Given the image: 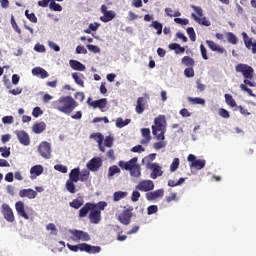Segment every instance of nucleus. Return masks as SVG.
I'll list each match as a JSON object with an SVG mask.
<instances>
[{
    "label": "nucleus",
    "mask_w": 256,
    "mask_h": 256,
    "mask_svg": "<svg viewBox=\"0 0 256 256\" xmlns=\"http://www.w3.org/2000/svg\"><path fill=\"white\" fill-rule=\"evenodd\" d=\"M235 71L236 73H241L242 76L244 77V84L240 85L241 91H244L247 93L250 97H255V94L253 93V90H251L249 87H255L256 84L255 82L251 81L255 75V70L253 67H251L248 64H237L235 66ZM248 85V87H247Z\"/></svg>",
    "instance_id": "1"
},
{
    "label": "nucleus",
    "mask_w": 256,
    "mask_h": 256,
    "mask_svg": "<svg viewBox=\"0 0 256 256\" xmlns=\"http://www.w3.org/2000/svg\"><path fill=\"white\" fill-rule=\"evenodd\" d=\"M155 125L152 126V133L156 136V139L160 142H155L153 147L156 150L163 149L167 146V142H165V131L167 128L165 127V116L160 115L154 120ZM163 140V141H162Z\"/></svg>",
    "instance_id": "2"
},
{
    "label": "nucleus",
    "mask_w": 256,
    "mask_h": 256,
    "mask_svg": "<svg viewBox=\"0 0 256 256\" xmlns=\"http://www.w3.org/2000/svg\"><path fill=\"white\" fill-rule=\"evenodd\" d=\"M53 109L64 113L65 115H70L79 107V103L71 96H61L58 100L52 102Z\"/></svg>",
    "instance_id": "3"
},
{
    "label": "nucleus",
    "mask_w": 256,
    "mask_h": 256,
    "mask_svg": "<svg viewBox=\"0 0 256 256\" xmlns=\"http://www.w3.org/2000/svg\"><path fill=\"white\" fill-rule=\"evenodd\" d=\"M138 158L134 157L129 161L125 162L123 160L118 162L119 168L129 171L131 177H141V166L137 164Z\"/></svg>",
    "instance_id": "4"
},
{
    "label": "nucleus",
    "mask_w": 256,
    "mask_h": 256,
    "mask_svg": "<svg viewBox=\"0 0 256 256\" xmlns=\"http://www.w3.org/2000/svg\"><path fill=\"white\" fill-rule=\"evenodd\" d=\"M67 248L70 251H73L74 253H77L78 251H82V252L84 251L85 253H89L90 255L101 253V248L99 246H91V244H87V243H80L78 245H71L68 243Z\"/></svg>",
    "instance_id": "5"
},
{
    "label": "nucleus",
    "mask_w": 256,
    "mask_h": 256,
    "mask_svg": "<svg viewBox=\"0 0 256 256\" xmlns=\"http://www.w3.org/2000/svg\"><path fill=\"white\" fill-rule=\"evenodd\" d=\"M105 207H107V202L105 201H100L98 203H91V202H87L80 210H79V217L83 218V217H87V215H89V210L90 209H95L96 211H99L101 213V211H105Z\"/></svg>",
    "instance_id": "6"
},
{
    "label": "nucleus",
    "mask_w": 256,
    "mask_h": 256,
    "mask_svg": "<svg viewBox=\"0 0 256 256\" xmlns=\"http://www.w3.org/2000/svg\"><path fill=\"white\" fill-rule=\"evenodd\" d=\"M188 163H190L191 169H197V171H201V169H205V165L207 161L205 159H197V156L193 154H189L187 157Z\"/></svg>",
    "instance_id": "7"
},
{
    "label": "nucleus",
    "mask_w": 256,
    "mask_h": 256,
    "mask_svg": "<svg viewBox=\"0 0 256 256\" xmlns=\"http://www.w3.org/2000/svg\"><path fill=\"white\" fill-rule=\"evenodd\" d=\"M133 217V208H127L118 215V221L122 225H129L131 223V218Z\"/></svg>",
    "instance_id": "8"
},
{
    "label": "nucleus",
    "mask_w": 256,
    "mask_h": 256,
    "mask_svg": "<svg viewBox=\"0 0 256 256\" xmlns=\"http://www.w3.org/2000/svg\"><path fill=\"white\" fill-rule=\"evenodd\" d=\"M70 233L73 237V241H91V236L85 231L74 229L70 230Z\"/></svg>",
    "instance_id": "9"
},
{
    "label": "nucleus",
    "mask_w": 256,
    "mask_h": 256,
    "mask_svg": "<svg viewBox=\"0 0 256 256\" xmlns=\"http://www.w3.org/2000/svg\"><path fill=\"white\" fill-rule=\"evenodd\" d=\"M136 189L144 193H150L155 189V183H153V180H142L136 185Z\"/></svg>",
    "instance_id": "10"
},
{
    "label": "nucleus",
    "mask_w": 256,
    "mask_h": 256,
    "mask_svg": "<svg viewBox=\"0 0 256 256\" xmlns=\"http://www.w3.org/2000/svg\"><path fill=\"white\" fill-rule=\"evenodd\" d=\"M38 151L44 159H51V144L47 141L40 143Z\"/></svg>",
    "instance_id": "11"
},
{
    "label": "nucleus",
    "mask_w": 256,
    "mask_h": 256,
    "mask_svg": "<svg viewBox=\"0 0 256 256\" xmlns=\"http://www.w3.org/2000/svg\"><path fill=\"white\" fill-rule=\"evenodd\" d=\"M15 209L20 217H22L23 219H26V220L30 219L29 211H31V209H29V208L25 209V203H23V201L16 202Z\"/></svg>",
    "instance_id": "12"
},
{
    "label": "nucleus",
    "mask_w": 256,
    "mask_h": 256,
    "mask_svg": "<svg viewBox=\"0 0 256 256\" xmlns=\"http://www.w3.org/2000/svg\"><path fill=\"white\" fill-rule=\"evenodd\" d=\"M2 215L8 223H13L15 221V214H13V210L9 204H2Z\"/></svg>",
    "instance_id": "13"
},
{
    "label": "nucleus",
    "mask_w": 256,
    "mask_h": 256,
    "mask_svg": "<svg viewBox=\"0 0 256 256\" xmlns=\"http://www.w3.org/2000/svg\"><path fill=\"white\" fill-rule=\"evenodd\" d=\"M206 45L211 49V51L218 53V55L227 53V50L223 46L215 43L213 40H206Z\"/></svg>",
    "instance_id": "14"
},
{
    "label": "nucleus",
    "mask_w": 256,
    "mask_h": 256,
    "mask_svg": "<svg viewBox=\"0 0 256 256\" xmlns=\"http://www.w3.org/2000/svg\"><path fill=\"white\" fill-rule=\"evenodd\" d=\"M88 218L90 223H93L94 225H99V223H101V212L96 209H90Z\"/></svg>",
    "instance_id": "15"
},
{
    "label": "nucleus",
    "mask_w": 256,
    "mask_h": 256,
    "mask_svg": "<svg viewBox=\"0 0 256 256\" xmlns=\"http://www.w3.org/2000/svg\"><path fill=\"white\" fill-rule=\"evenodd\" d=\"M164 195H165V190L158 189L152 192H147L146 199L147 201H156V199H162Z\"/></svg>",
    "instance_id": "16"
},
{
    "label": "nucleus",
    "mask_w": 256,
    "mask_h": 256,
    "mask_svg": "<svg viewBox=\"0 0 256 256\" xmlns=\"http://www.w3.org/2000/svg\"><path fill=\"white\" fill-rule=\"evenodd\" d=\"M103 165V160L101 158H92L88 163H87V169L89 171H99V168Z\"/></svg>",
    "instance_id": "17"
},
{
    "label": "nucleus",
    "mask_w": 256,
    "mask_h": 256,
    "mask_svg": "<svg viewBox=\"0 0 256 256\" xmlns=\"http://www.w3.org/2000/svg\"><path fill=\"white\" fill-rule=\"evenodd\" d=\"M17 135V139L19 140V142L21 143V145H24L25 147H27L28 145L31 144V138L29 137V134L25 131H18L16 132Z\"/></svg>",
    "instance_id": "18"
},
{
    "label": "nucleus",
    "mask_w": 256,
    "mask_h": 256,
    "mask_svg": "<svg viewBox=\"0 0 256 256\" xmlns=\"http://www.w3.org/2000/svg\"><path fill=\"white\" fill-rule=\"evenodd\" d=\"M19 197H21L22 199H35L37 197V191L31 188L21 189L19 191Z\"/></svg>",
    "instance_id": "19"
},
{
    "label": "nucleus",
    "mask_w": 256,
    "mask_h": 256,
    "mask_svg": "<svg viewBox=\"0 0 256 256\" xmlns=\"http://www.w3.org/2000/svg\"><path fill=\"white\" fill-rule=\"evenodd\" d=\"M149 169L152 171L150 174L151 179H157V177H161V175H163V170H161V166L157 163H151L149 165Z\"/></svg>",
    "instance_id": "20"
},
{
    "label": "nucleus",
    "mask_w": 256,
    "mask_h": 256,
    "mask_svg": "<svg viewBox=\"0 0 256 256\" xmlns=\"http://www.w3.org/2000/svg\"><path fill=\"white\" fill-rule=\"evenodd\" d=\"M135 111L138 113V115H141L143 111H145L147 107V99L145 97H138L136 102Z\"/></svg>",
    "instance_id": "21"
},
{
    "label": "nucleus",
    "mask_w": 256,
    "mask_h": 256,
    "mask_svg": "<svg viewBox=\"0 0 256 256\" xmlns=\"http://www.w3.org/2000/svg\"><path fill=\"white\" fill-rule=\"evenodd\" d=\"M32 75H34L35 77H40V79H47V77H49V73L47 72V70L41 67L33 68Z\"/></svg>",
    "instance_id": "22"
},
{
    "label": "nucleus",
    "mask_w": 256,
    "mask_h": 256,
    "mask_svg": "<svg viewBox=\"0 0 256 256\" xmlns=\"http://www.w3.org/2000/svg\"><path fill=\"white\" fill-rule=\"evenodd\" d=\"M91 107H93V109H100V111H104L105 107H107L106 98H102V99L93 101L91 103Z\"/></svg>",
    "instance_id": "23"
},
{
    "label": "nucleus",
    "mask_w": 256,
    "mask_h": 256,
    "mask_svg": "<svg viewBox=\"0 0 256 256\" xmlns=\"http://www.w3.org/2000/svg\"><path fill=\"white\" fill-rule=\"evenodd\" d=\"M141 133L144 137V139L140 141L141 145H149L151 141V130L149 128H142Z\"/></svg>",
    "instance_id": "24"
},
{
    "label": "nucleus",
    "mask_w": 256,
    "mask_h": 256,
    "mask_svg": "<svg viewBox=\"0 0 256 256\" xmlns=\"http://www.w3.org/2000/svg\"><path fill=\"white\" fill-rule=\"evenodd\" d=\"M45 129H47V124H45V122H36L32 126V131H33V133H36V135L43 133V131H45Z\"/></svg>",
    "instance_id": "25"
},
{
    "label": "nucleus",
    "mask_w": 256,
    "mask_h": 256,
    "mask_svg": "<svg viewBox=\"0 0 256 256\" xmlns=\"http://www.w3.org/2000/svg\"><path fill=\"white\" fill-rule=\"evenodd\" d=\"M72 78L74 79L76 85H79V87H85V76L79 72L72 73Z\"/></svg>",
    "instance_id": "26"
},
{
    "label": "nucleus",
    "mask_w": 256,
    "mask_h": 256,
    "mask_svg": "<svg viewBox=\"0 0 256 256\" xmlns=\"http://www.w3.org/2000/svg\"><path fill=\"white\" fill-rule=\"evenodd\" d=\"M69 65L74 71H85V69H87V67L83 63L77 60H70Z\"/></svg>",
    "instance_id": "27"
},
{
    "label": "nucleus",
    "mask_w": 256,
    "mask_h": 256,
    "mask_svg": "<svg viewBox=\"0 0 256 256\" xmlns=\"http://www.w3.org/2000/svg\"><path fill=\"white\" fill-rule=\"evenodd\" d=\"M192 17L194 19V21H196V23H198L199 25H203L204 27H211V21H209V19H207V17H199L195 14H192Z\"/></svg>",
    "instance_id": "28"
},
{
    "label": "nucleus",
    "mask_w": 256,
    "mask_h": 256,
    "mask_svg": "<svg viewBox=\"0 0 256 256\" xmlns=\"http://www.w3.org/2000/svg\"><path fill=\"white\" fill-rule=\"evenodd\" d=\"M81 169L79 167L74 168L69 173V180L77 183L79 181Z\"/></svg>",
    "instance_id": "29"
},
{
    "label": "nucleus",
    "mask_w": 256,
    "mask_h": 256,
    "mask_svg": "<svg viewBox=\"0 0 256 256\" xmlns=\"http://www.w3.org/2000/svg\"><path fill=\"white\" fill-rule=\"evenodd\" d=\"M83 203H85V201L83 200V197L80 196L72 200L69 205L72 209H79L80 207H83Z\"/></svg>",
    "instance_id": "30"
},
{
    "label": "nucleus",
    "mask_w": 256,
    "mask_h": 256,
    "mask_svg": "<svg viewBox=\"0 0 256 256\" xmlns=\"http://www.w3.org/2000/svg\"><path fill=\"white\" fill-rule=\"evenodd\" d=\"M115 12L113 10H109L104 14V16L100 17V20L103 23H109V21H113V18L115 17Z\"/></svg>",
    "instance_id": "31"
},
{
    "label": "nucleus",
    "mask_w": 256,
    "mask_h": 256,
    "mask_svg": "<svg viewBox=\"0 0 256 256\" xmlns=\"http://www.w3.org/2000/svg\"><path fill=\"white\" fill-rule=\"evenodd\" d=\"M43 173V166L35 165L30 169V174L32 177H39Z\"/></svg>",
    "instance_id": "32"
},
{
    "label": "nucleus",
    "mask_w": 256,
    "mask_h": 256,
    "mask_svg": "<svg viewBox=\"0 0 256 256\" xmlns=\"http://www.w3.org/2000/svg\"><path fill=\"white\" fill-rule=\"evenodd\" d=\"M150 27H153V29L157 31V35H161V33H163V24L157 20L152 21Z\"/></svg>",
    "instance_id": "33"
},
{
    "label": "nucleus",
    "mask_w": 256,
    "mask_h": 256,
    "mask_svg": "<svg viewBox=\"0 0 256 256\" xmlns=\"http://www.w3.org/2000/svg\"><path fill=\"white\" fill-rule=\"evenodd\" d=\"M129 123H131V119L123 120V118H117L116 127H118L119 129H123V127H126V125H129Z\"/></svg>",
    "instance_id": "34"
},
{
    "label": "nucleus",
    "mask_w": 256,
    "mask_h": 256,
    "mask_svg": "<svg viewBox=\"0 0 256 256\" xmlns=\"http://www.w3.org/2000/svg\"><path fill=\"white\" fill-rule=\"evenodd\" d=\"M125 197H127V192L116 191L113 194V201L115 202L121 201V199H125Z\"/></svg>",
    "instance_id": "35"
},
{
    "label": "nucleus",
    "mask_w": 256,
    "mask_h": 256,
    "mask_svg": "<svg viewBox=\"0 0 256 256\" xmlns=\"http://www.w3.org/2000/svg\"><path fill=\"white\" fill-rule=\"evenodd\" d=\"M182 63L186 67H194L195 66V60L189 56H184L182 58Z\"/></svg>",
    "instance_id": "36"
},
{
    "label": "nucleus",
    "mask_w": 256,
    "mask_h": 256,
    "mask_svg": "<svg viewBox=\"0 0 256 256\" xmlns=\"http://www.w3.org/2000/svg\"><path fill=\"white\" fill-rule=\"evenodd\" d=\"M188 101L192 105H205V99L199 98V97H196V98L188 97Z\"/></svg>",
    "instance_id": "37"
},
{
    "label": "nucleus",
    "mask_w": 256,
    "mask_h": 256,
    "mask_svg": "<svg viewBox=\"0 0 256 256\" xmlns=\"http://www.w3.org/2000/svg\"><path fill=\"white\" fill-rule=\"evenodd\" d=\"M242 35H243L245 47H247L248 49H251L252 45L254 44L253 39H251V38L247 35V33H245V32H243Z\"/></svg>",
    "instance_id": "38"
},
{
    "label": "nucleus",
    "mask_w": 256,
    "mask_h": 256,
    "mask_svg": "<svg viewBox=\"0 0 256 256\" xmlns=\"http://www.w3.org/2000/svg\"><path fill=\"white\" fill-rule=\"evenodd\" d=\"M225 101L229 107H237V102L231 94H225Z\"/></svg>",
    "instance_id": "39"
},
{
    "label": "nucleus",
    "mask_w": 256,
    "mask_h": 256,
    "mask_svg": "<svg viewBox=\"0 0 256 256\" xmlns=\"http://www.w3.org/2000/svg\"><path fill=\"white\" fill-rule=\"evenodd\" d=\"M91 139H95L97 141L98 145H103L104 137L101 133H93L90 135Z\"/></svg>",
    "instance_id": "40"
},
{
    "label": "nucleus",
    "mask_w": 256,
    "mask_h": 256,
    "mask_svg": "<svg viewBox=\"0 0 256 256\" xmlns=\"http://www.w3.org/2000/svg\"><path fill=\"white\" fill-rule=\"evenodd\" d=\"M226 37L228 43H231V45H237V36L235 34H233L232 32H227Z\"/></svg>",
    "instance_id": "41"
},
{
    "label": "nucleus",
    "mask_w": 256,
    "mask_h": 256,
    "mask_svg": "<svg viewBox=\"0 0 256 256\" xmlns=\"http://www.w3.org/2000/svg\"><path fill=\"white\" fill-rule=\"evenodd\" d=\"M117 173H121V169L117 167V165L110 166L108 169V177H113L117 175Z\"/></svg>",
    "instance_id": "42"
},
{
    "label": "nucleus",
    "mask_w": 256,
    "mask_h": 256,
    "mask_svg": "<svg viewBox=\"0 0 256 256\" xmlns=\"http://www.w3.org/2000/svg\"><path fill=\"white\" fill-rule=\"evenodd\" d=\"M0 153L1 157H3L4 159H8V157L11 156V148L0 147Z\"/></svg>",
    "instance_id": "43"
},
{
    "label": "nucleus",
    "mask_w": 256,
    "mask_h": 256,
    "mask_svg": "<svg viewBox=\"0 0 256 256\" xmlns=\"http://www.w3.org/2000/svg\"><path fill=\"white\" fill-rule=\"evenodd\" d=\"M186 31H187V35L191 41H193V42L197 41V34H195V29H193V27L187 28Z\"/></svg>",
    "instance_id": "44"
},
{
    "label": "nucleus",
    "mask_w": 256,
    "mask_h": 256,
    "mask_svg": "<svg viewBox=\"0 0 256 256\" xmlns=\"http://www.w3.org/2000/svg\"><path fill=\"white\" fill-rule=\"evenodd\" d=\"M89 175H91L89 170L80 171L79 181H82V182L88 181L89 180Z\"/></svg>",
    "instance_id": "45"
},
{
    "label": "nucleus",
    "mask_w": 256,
    "mask_h": 256,
    "mask_svg": "<svg viewBox=\"0 0 256 256\" xmlns=\"http://www.w3.org/2000/svg\"><path fill=\"white\" fill-rule=\"evenodd\" d=\"M66 189L67 191H69V193H75L76 189H75V181L73 180H67L66 181Z\"/></svg>",
    "instance_id": "46"
},
{
    "label": "nucleus",
    "mask_w": 256,
    "mask_h": 256,
    "mask_svg": "<svg viewBox=\"0 0 256 256\" xmlns=\"http://www.w3.org/2000/svg\"><path fill=\"white\" fill-rule=\"evenodd\" d=\"M183 183H185V178H180L177 182L175 180H168V187H178L183 185Z\"/></svg>",
    "instance_id": "47"
},
{
    "label": "nucleus",
    "mask_w": 256,
    "mask_h": 256,
    "mask_svg": "<svg viewBox=\"0 0 256 256\" xmlns=\"http://www.w3.org/2000/svg\"><path fill=\"white\" fill-rule=\"evenodd\" d=\"M165 13L168 17H181V12H173V9L171 8H165Z\"/></svg>",
    "instance_id": "48"
},
{
    "label": "nucleus",
    "mask_w": 256,
    "mask_h": 256,
    "mask_svg": "<svg viewBox=\"0 0 256 256\" xmlns=\"http://www.w3.org/2000/svg\"><path fill=\"white\" fill-rule=\"evenodd\" d=\"M176 169H179V158H174L170 165L171 173H175Z\"/></svg>",
    "instance_id": "49"
},
{
    "label": "nucleus",
    "mask_w": 256,
    "mask_h": 256,
    "mask_svg": "<svg viewBox=\"0 0 256 256\" xmlns=\"http://www.w3.org/2000/svg\"><path fill=\"white\" fill-rule=\"evenodd\" d=\"M218 115H220V117H222L223 119H229V117H231L229 111H227L225 108H220L218 110Z\"/></svg>",
    "instance_id": "50"
},
{
    "label": "nucleus",
    "mask_w": 256,
    "mask_h": 256,
    "mask_svg": "<svg viewBox=\"0 0 256 256\" xmlns=\"http://www.w3.org/2000/svg\"><path fill=\"white\" fill-rule=\"evenodd\" d=\"M11 25H12V29H14V31L16 33H18V35H21V28H19V25H17V22L15 21V17H11Z\"/></svg>",
    "instance_id": "51"
},
{
    "label": "nucleus",
    "mask_w": 256,
    "mask_h": 256,
    "mask_svg": "<svg viewBox=\"0 0 256 256\" xmlns=\"http://www.w3.org/2000/svg\"><path fill=\"white\" fill-rule=\"evenodd\" d=\"M88 51H90L91 53H101V48H99L96 45L93 44H88L86 45Z\"/></svg>",
    "instance_id": "52"
},
{
    "label": "nucleus",
    "mask_w": 256,
    "mask_h": 256,
    "mask_svg": "<svg viewBox=\"0 0 256 256\" xmlns=\"http://www.w3.org/2000/svg\"><path fill=\"white\" fill-rule=\"evenodd\" d=\"M159 211V207L157 205H151L147 208V215H155Z\"/></svg>",
    "instance_id": "53"
},
{
    "label": "nucleus",
    "mask_w": 256,
    "mask_h": 256,
    "mask_svg": "<svg viewBox=\"0 0 256 256\" xmlns=\"http://www.w3.org/2000/svg\"><path fill=\"white\" fill-rule=\"evenodd\" d=\"M200 52H201L202 58L205 61H207L209 59V55H207V48L205 47V45L203 44L200 45Z\"/></svg>",
    "instance_id": "54"
},
{
    "label": "nucleus",
    "mask_w": 256,
    "mask_h": 256,
    "mask_svg": "<svg viewBox=\"0 0 256 256\" xmlns=\"http://www.w3.org/2000/svg\"><path fill=\"white\" fill-rule=\"evenodd\" d=\"M49 7L52 11H63V7H61V4H57L55 2H51L49 4Z\"/></svg>",
    "instance_id": "55"
},
{
    "label": "nucleus",
    "mask_w": 256,
    "mask_h": 256,
    "mask_svg": "<svg viewBox=\"0 0 256 256\" xmlns=\"http://www.w3.org/2000/svg\"><path fill=\"white\" fill-rule=\"evenodd\" d=\"M113 141H115V139L113 137L106 136V138L104 139L105 147H113Z\"/></svg>",
    "instance_id": "56"
},
{
    "label": "nucleus",
    "mask_w": 256,
    "mask_h": 256,
    "mask_svg": "<svg viewBox=\"0 0 256 256\" xmlns=\"http://www.w3.org/2000/svg\"><path fill=\"white\" fill-rule=\"evenodd\" d=\"M141 197V193L137 190L132 192V196H131V201L133 203H137V201H139V198Z\"/></svg>",
    "instance_id": "57"
},
{
    "label": "nucleus",
    "mask_w": 256,
    "mask_h": 256,
    "mask_svg": "<svg viewBox=\"0 0 256 256\" xmlns=\"http://www.w3.org/2000/svg\"><path fill=\"white\" fill-rule=\"evenodd\" d=\"M54 169L56 171H59L60 173H67L68 169L67 166L63 165V164H58L54 166Z\"/></svg>",
    "instance_id": "58"
},
{
    "label": "nucleus",
    "mask_w": 256,
    "mask_h": 256,
    "mask_svg": "<svg viewBox=\"0 0 256 256\" xmlns=\"http://www.w3.org/2000/svg\"><path fill=\"white\" fill-rule=\"evenodd\" d=\"M48 46L50 47V49H52L53 51H55L56 53L61 51V47H59V45H57L55 42L53 41H48Z\"/></svg>",
    "instance_id": "59"
},
{
    "label": "nucleus",
    "mask_w": 256,
    "mask_h": 256,
    "mask_svg": "<svg viewBox=\"0 0 256 256\" xmlns=\"http://www.w3.org/2000/svg\"><path fill=\"white\" fill-rule=\"evenodd\" d=\"M174 22L177 23V25H189V19L187 18H175Z\"/></svg>",
    "instance_id": "60"
},
{
    "label": "nucleus",
    "mask_w": 256,
    "mask_h": 256,
    "mask_svg": "<svg viewBox=\"0 0 256 256\" xmlns=\"http://www.w3.org/2000/svg\"><path fill=\"white\" fill-rule=\"evenodd\" d=\"M46 229L48 231H52V235H57V226H55L54 223H49L47 226H46Z\"/></svg>",
    "instance_id": "61"
},
{
    "label": "nucleus",
    "mask_w": 256,
    "mask_h": 256,
    "mask_svg": "<svg viewBox=\"0 0 256 256\" xmlns=\"http://www.w3.org/2000/svg\"><path fill=\"white\" fill-rule=\"evenodd\" d=\"M32 115L33 117L37 118V117H41V115H43V110H41L40 107H35L32 111Z\"/></svg>",
    "instance_id": "62"
},
{
    "label": "nucleus",
    "mask_w": 256,
    "mask_h": 256,
    "mask_svg": "<svg viewBox=\"0 0 256 256\" xmlns=\"http://www.w3.org/2000/svg\"><path fill=\"white\" fill-rule=\"evenodd\" d=\"M185 77H195V70H193V67L186 68L184 70Z\"/></svg>",
    "instance_id": "63"
},
{
    "label": "nucleus",
    "mask_w": 256,
    "mask_h": 256,
    "mask_svg": "<svg viewBox=\"0 0 256 256\" xmlns=\"http://www.w3.org/2000/svg\"><path fill=\"white\" fill-rule=\"evenodd\" d=\"M14 118L13 116H4L2 118V123H4V125H11V123H13Z\"/></svg>",
    "instance_id": "64"
}]
</instances>
